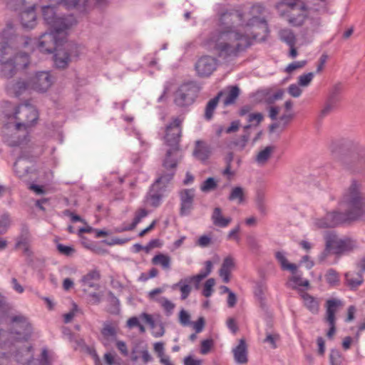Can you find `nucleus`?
Here are the masks:
<instances>
[{"mask_svg": "<svg viewBox=\"0 0 365 365\" xmlns=\"http://www.w3.org/2000/svg\"><path fill=\"white\" fill-rule=\"evenodd\" d=\"M102 335L108 339V337H113L115 338L116 336V330L114 327L112 326L107 324L104 326V327L101 330Z\"/></svg>", "mask_w": 365, "mask_h": 365, "instance_id": "55", "label": "nucleus"}, {"mask_svg": "<svg viewBox=\"0 0 365 365\" xmlns=\"http://www.w3.org/2000/svg\"><path fill=\"white\" fill-rule=\"evenodd\" d=\"M8 122L4 125L6 128H9L11 124H14L15 129L17 130H27L28 128L32 126V123H17L18 115H5Z\"/></svg>", "mask_w": 365, "mask_h": 365, "instance_id": "35", "label": "nucleus"}, {"mask_svg": "<svg viewBox=\"0 0 365 365\" xmlns=\"http://www.w3.org/2000/svg\"><path fill=\"white\" fill-rule=\"evenodd\" d=\"M31 80L19 79L16 81H12L7 83L6 91L10 94H14L16 97L24 93L26 91L31 90Z\"/></svg>", "mask_w": 365, "mask_h": 365, "instance_id": "18", "label": "nucleus"}, {"mask_svg": "<svg viewBox=\"0 0 365 365\" xmlns=\"http://www.w3.org/2000/svg\"><path fill=\"white\" fill-rule=\"evenodd\" d=\"M325 279L327 282L331 287H336L339 284V273L332 268H330L327 271V273L325 274Z\"/></svg>", "mask_w": 365, "mask_h": 365, "instance_id": "39", "label": "nucleus"}, {"mask_svg": "<svg viewBox=\"0 0 365 365\" xmlns=\"http://www.w3.org/2000/svg\"><path fill=\"white\" fill-rule=\"evenodd\" d=\"M49 358H48V353L46 348H43L42 349L41 359L39 360V365H49Z\"/></svg>", "mask_w": 365, "mask_h": 365, "instance_id": "64", "label": "nucleus"}, {"mask_svg": "<svg viewBox=\"0 0 365 365\" xmlns=\"http://www.w3.org/2000/svg\"><path fill=\"white\" fill-rule=\"evenodd\" d=\"M314 78V73L309 72L303 75H301L298 78V83L301 86H307Z\"/></svg>", "mask_w": 365, "mask_h": 365, "instance_id": "50", "label": "nucleus"}, {"mask_svg": "<svg viewBox=\"0 0 365 365\" xmlns=\"http://www.w3.org/2000/svg\"><path fill=\"white\" fill-rule=\"evenodd\" d=\"M249 118L247 121L249 122L248 125L244 126L245 131H247L249 128L252 126H257L261 121H262L264 118V115H248Z\"/></svg>", "mask_w": 365, "mask_h": 365, "instance_id": "47", "label": "nucleus"}, {"mask_svg": "<svg viewBox=\"0 0 365 365\" xmlns=\"http://www.w3.org/2000/svg\"><path fill=\"white\" fill-rule=\"evenodd\" d=\"M275 258L279 262L283 270H289L292 274L296 273L297 269V265L295 264L288 262L282 252H277L275 253Z\"/></svg>", "mask_w": 365, "mask_h": 365, "instance_id": "32", "label": "nucleus"}, {"mask_svg": "<svg viewBox=\"0 0 365 365\" xmlns=\"http://www.w3.org/2000/svg\"><path fill=\"white\" fill-rule=\"evenodd\" d=\"M10 225V217L8 213L0 215V235L4 234Z\"/></svg>", "mask_w": 365, "mask_h": 365, "instance_id": "45", "label": "nucleus"}, {"mask_svg": "<svg viewBox=\"0 0 365 365\" xmlns=\"http://www.w3.org/2000/svg\"><path fill=\"white\" fill-rule=\"evenodd\" d=\"M57 250L61 254L67 257L71 256L74 252L75 250L71 246L64 245L63 244L57 245Z\"/></svg>", "mask_w": 365, "mask_h": 365, "instance_id": "53", "label": "nucleus"}, {"mask_svg": "<svg viewBox=\"0 0 365 365\" xmlns=\"http://www.w3.org/2000/svg\"><path fill=\"white\" fill-rule=\"evenodd\" d=\"M230 201H234L238 200L239 202H242L244 200V190L241 187H235L232 189L230 195L228 196Z\"/></svg>", "mask_w": 365, "mask_h": 365, "instance_id": "43", "label": "nucleus"}, {"mask_svg": "<svg viewBox=\"0 0 365 365\" xmlns=\"http://www.w3.org/2000/svg\"><path fill=\"white\" fill-rule=\"evenodd\" d=\"M160 302L161 304V306L163 307L164 310L166 312V314L168 315L171 314L173 310L175 308V304H173L172 302H170L165 297L161 298Z\"/></svg>", "mask_w": 365, "mask_h": 365, "instance_id": "52", "label": "nucleus"}, {"mask_svg": "<svg viewBox=\"0 0 365 365\" xmlns=\"http://www.w3.org/2000/svg\"><path fill=\"white\" fill-rule=\"evenodd\" d=\"M240 230V225H238L237 226H236L235 228H233L232 230H231L227 236V240H235L237 242H239L240 240V238L238 235V233Z\"/></svg>", "mask_w": 365, "mask_h": 365, "instance_id": "62", "label": "nucleus"}, {"mask_svg": "<svg viewBox=\"0 0 365 365\" xmlns=\"http://www.w3.org/2000/svg\"><path fill=\"white\" fill-rule=\"evenodd\" d=\"M256 205L258 210L262 215H265L267 212L266 205L264 202V197L262 193L258 192L256 198Z\"/></svg>", "mask_w": 365, "mask_h": 365, "instance_id": "51", "label": "nucleus"}, {"mask_svg": "<svg viewBox=\"0 0 365 365\" xmlns=\"http://www.w3.org/2000/svg\"><path fill=\"white\" fill-rule=\"evenodd\" d=\"M190 314L184 309H182L180 312V314H179V320H180V322L183 325V326H186V325H188L190 324Z\"/></svg>", "mask_w": 365, "mask_h": 365, "instance_id": "63", "label": "nucleus"}, {"mask_svg": "<svg viewBox=\"0 0 365 365\" xmlns=\"http://www.w3.org/2000/svg\"><path fill=\"white\" fill-rule=\"evenodd\" d=\"M222 91L224 93L223 104L225 106L234 104L240 93V89L237 86H229L227 90Z\"/></svg>", "mask_w": 365, "mask_h": 365, "instance_id": "25", "label": "nucleus"}, {"mask_svg": "<svg viewBox=\"0 0 365 365\" xmlns=\"http://www.w3.org/2000/svg\"><path fill=\"white\" fill-rule=\"evenodd\" d=\"M279 339V335L278 334H270L267 333L266 338L264 339V343H269L271 347L273 349L277 348L276 341Z\"/></svg>", "mask_w": 365, "mask_h": 365, "instance_id": "56", "label": "nucleus"}, {"mask_svg": "<svg viewBox=\"0 0 365 365\" xmlns=\"http://www.w3.org/2000/svg\"><path fill=\"white\" fill-rule=\"evenodd\" d=\"M30 236L29 227L28 225L26 223H22L21 225L20 235L17 237L16 247L29 245Z\"/></svg>", "mask_w": 365, "mask_h": 365, "instance_id": "29", "label": "nucleus"}, {"mask_svg": "<svg viewBox=\"0 0 365 365\" xmlns=\"http://www.w3.org/2000/svg\"><path fill=\"white\" fill-rule=\"evenodd\" d=\"M152 263L155 265H161L165 269H169L170 268L171 259L167 255L159 253L153 257Z\"/></svg>", "mask_w": 365, "mask_h": 365, "instance_id": "34", "label": "nucleus"}, {"mask_svg": "<svg viewBox=\"0 0 365 365\" xmlns=\"http://www.w3.org/2000/svg\"><path fill=\"white\" fill-rule=\"evenodd\" d=\"M3 114H19L26 113L27 114H36L38 111L31 101H26L18 106H14L8 101H3L0 103Z\"/></svg>", "mask_w": 365, "mask_h": 365, "instance_id": "11", "label": "nucleus"}, {"mask_svg": "<svg viewBox=\"0 0 365 365\" xmlns=\"http://www.w3.org/2000/svg\"><path fill=\"white\" fill-rule=\"evenodd\" d=\"M344 202L347 205L346 212L332 211L324 217L317 220L316 225L319 228H329L339 226L343 223L358 220L365 213V198L359 190L358 185L354 181L348 192L343 197Z\"/></svg>", "mask_w": 365, "mask_h": 365, "instance_id": "2", "label": "nucleus"}, {"mask_svg": "<svg viewBox=\"0 0 365 365\" xmlns=\"http://www.w3.org/2000/svg\"><path fill=\"white\" fill-rule=\"evenodd\" d=\"M331 365H340L341 363V355L337 349H331L329 354Z\"/></svg>", "mask_w": 365, "mask_h": 365, "instance_id": "48", "label": "nucleus"}, {"mask_svg": "<svg viewBox=\"0 0 365 365\" xmlns=\"http://www.w3.org/2000/svg\"><path fill=\"white\" fill-rule=\"evenodd\" d=\"M341 305L339 299H331L326 302V322L329 325V329L327 333L328 338L331 339L336 332V317L335 314L339 307Z\"/></svg>", "mask_w": 365, "mask_h": 365, "instance_id": "12", "label": "nucleus"}, {"mask_svg": "<svg viewBox=\"0 0 365 365\" xmlns=\"http://www.w3.org/2000/svg\"><path fill=\"white\" fill-rule=\"evenodd\" d=\"M233 354L237 363L245 364L247 362V344L244 339L240 340L239 344L233 349Z\"/></svg>", "mask_w": 365, "mask_h": 365, "instance_id": "24", "label": "nucleus"}, {"mask_svg": "<svg viewBox=\"0 0 365 365\" xmlns=\"http://www.w3.org/2000/svg\"><path fill=\"white\" fill-rule=\"evenodd\" d=\"M9 331L0 329V347L9 348L14 345V342L26 341L32 332L31 325L28 319L18 314L11 317Z\"/></svg>", "mask_w": 365, "mask_h": 365, "instance_id": "4", "label": "nucleus"}, {"mask_svg": "<svg viewBox=\"0 0 365 365\" xmlns=\"http://www.w3.org/2000/svg\"><path fill=\"white\" fill-rule=\"evenodd\" d=\"M217 14L219 16V21L221 25L232 24L233 22L230 19L232 16H236L240 21L242 19L243 14L242 12L233 9L228 10L219 6L217 9Z\"/></svg>", "mask_w": 365, "mask_h": 365, "instance_id": "23", "label": "nucleus"}, {"mask_svg": "<svg viewBox=\"0 0 365 365\" xmlns=\"http://www.w3.org/2000/svg\"><path fill=\"white\" fill-rule=\"evenodd\" d=\"M31 346L24 345L21 347L16 348L15 351L11 352V354L14 355L15 360L18 363L31 365V359H33V356L31 354Z\"/></svg>", "mask_w": 365, "mask_h": 365, "instance_id": "22", "label": "nucleus"}, {"mask_svg": "<svg viewBox=\"0 0 365 365\" xmlns=\"http://www.w3.org/2000/svg\"><path fill=\"white\" fill-rule=\"evenodd\" d=\"M194 189H184L180 192V215L181 216H187L190 214L191 211L193 210L194 207Z\"/></svg>", "mask_w": 365, "mask_h": 365, "instance_id": "15", "label": "nucleus"}, {"mask_svg": "<svg viewBox=\"0 0 365 365\" xmlns=\"http://www.w3.org/2000/svg\"><path fill=\"white\" fill-rule=\"evenodd\" d=\"M215 284V280L214 278H210L205 282L202 289L203 296L205 297H210L212 295Z\"/></svg>", "mask_w": 365, "mask_h": 365, "instance_id": "46", "label": "nucleus"}, {"mask_svg": "<svg viewBox=\"0 0 365 365\" xmlns=\"http://www.w3.org/2000/svg\"><path fill=\"white\" fill-rule=\"evenodd\" d=\"M307 62L305 60L300 61H294V62L289 63L287 66L285 71L287 73H292L297 69L302 68L304 67L305 65L307 64Z\"/></svg>", "mask_w": 365, "mask_h": 365, "instance_id": "54", "label": "nucleus"}, {"mask_svg": "<svg viewBox=\"0 0 365 365\" xmlns=\"http://www.w3.org/2000/svg\"><path fill=\"white\" fill-rule=\"evenodd\" d=\"M65 42L66 36L63 32L57 33L55 30H51L40 36L38 48L41 53H52Z\"/></svg>", "mask_w": 365, "mask_h": 365, "instance_id": "8", "label": "nucleus"}, {"mask_svg": "<svg viewBox=\"0 0 365 365\" xmlns=\"http://www.w3.org/2000/svg\"><path fill=\"white\" fill-rule=\"evenodd\" d=\"M11 47L7 43H0V62L5 61V56L10 53Z\"/></svg>", "mask_w": 365, "mask_h": 365, "instance_id": "58", "label": "nucleus"}, {"mask_svg": "<svg viewBox=\"0 0 365 365\" xmlns=\"http://www.w3.org/2000/svg\"><path fill=\"white\" fill-rule=\"evenodd\" d=\"M211 220L212 223L220 227H226L232 221L231 217H224L222 215V210L220 207H215L213 210Z\"/></svg>", "mask_w": 365, "mask_h": 365, "instance_id": "26", "label": "nucleus"}, {"mask_svg": "<svg viewBox=\"0 0 365 365\" xmlns=\"http://www.w3.org/2000/svg\"><path fill=\"white\" fill-rule=\"evenodd\" d=\"M42 14L45 22L48 24L51 30L56 32H64L74 23L73 16H58L56 15L55 8L51 6H45L42 8Z\"/></svg>", "mask_w": 365, "mask_h": 365, "instance_id": "7", "label": "nucleus"}, {"mask_svg": "<svg viewBox=\"0 0 365 365\" xmlns=\"http://www.w3.org/2000/svg\"><path fill=\"white\" fill-rule=\"evenodd\" d=\"M223 93H224L222 91H220L215 98L207 102L205 110V114H212L217 106L220 98L223 97Z\"/></svg>", "mask_w": 365, "mask_h": 365, "instance_id": "42", "label": "nucleus"}, {"mask_svg": "<svg viewBox=\"0 0 365 365\" xmlns=\"http://www.w3.org/2000/svg\"><path fill=\"white\" fill-rule=\"evenodd\" d=\"M284 4L289 7L288 22L294 26L303 24L305 19V6L299 0H284Z\"/></svg>", "mask_w": 365, "mask_h": 365, "instance_id": "10", "label": "nucleus"}, {"mask_svg": "<svg viewBox=\"0 0 365 365\" xmlns=\"http://www.w3.org/2000/svg\"><path fill=\"white\" fill-rule=\"evenodd\" d=\"M355 275V277H353L349 273L345 274L346 283L352 290L356 289L357 287L364 282V278L361 272H357Z\"/></svg>", "mask_w": 365, "mask_h": 365, "instance_id": "31", "label": "nucleus"}, {"mask_svg": "<svg viewBox=\"0 0 365 365\" xmlns=\"http://www.w3.org/2000/svg\"><path fill=\"white\" fill-rule=\"evenodd\" d=\"M264 102L269 106V114H279L280 108L279 106H273V103L278 100L283 98L284 91L283 89H278L274 93H272L270 89L266 88L257 92Z\"/></svg>", "mask_w": 365, "mask_h": 365, "instance_id": "14", "label": "nucleus"}, {"mask_svg": "<svg viewBox=\"0 0 365 365\" xmlns=\"http://www.w3.org/2000/svg\"><path fill=\"white\" fill-rule=\"evenodd\" d=\"M10 59L17 70L26 68L29 63V55L26 53H18Z\"/></svg>", "mask_w": 365, "mask_h": 365, "instance_id": "30", "label": "nucleus"}, {"mask_svg": "<svg viewBox=\"0 0 365 365\" xmlns=\"http://www.w3.org/2000/svg\"><path fill=\"white\" fill-rule=\"evenodd\" d=\"M78 48L76 43L68 41L58 48L53 56L56 67L60 69L66 68L71 61V57L78 56Z\"/></svg>", "mask_w": 365, "mask_h": 365, "instance_id": "9", "label": "nucleus"}, {"mask_svg": "<svg viewBox=\"0 0 365 365\" xmlns=\"http://www.w3.org/2000/svg\"><path fill=\"white\" fill-rule=\"evenodd\" d=\"M205 269L200 270V272H199V274L203 277V279L207 277L210 274L213 267V264L210 260L206 261L205 262Z\"/></svg>", "mask_w": 365, "mask_h": 365, "instance_id": "61", "label": "nucleus"}, {"mask_svg": "<svg viewBox=\"0 0 365 365\" xmlns=\"http://www.w3.org/2000/svg\"><path fill=\"white\" fill-rule=\"evenodd\" d=\"M261 25L264 31L268 30L267 24L264 19H261L257 16H254L251 19L249 20L247 25V26H255V25Z\"/></svg>", "mask_w": 365, "mask_h": 365, "instance_id": "49", "label": "nucleus"}, {"mask_svg": "<svg viewBox=\"0 0 365 365\" xmlns=\"http://www.w3.org/2000/svg\"><path fill=\"white\" fill-rule=\"evenodd\" d=\"M182 122V120L175 118L165 128V142L170 148L163 160L162 168L157 172V178L145 195L147 203L153 207H159L163 198L169 192V184L173 180L182 158L180 150Z\"/></svg>", "mask_w": 365, "mask_h": 365, "instance_id": "1", "label": "nucleus"}, {"mask_svg": "<svg viewBox=\"0 0 365 365\" xmlns=\"http://www.w3.org/2000/svg\"><path fill=\"white\" fill-rule=\"evenodd\" d=\"M279 36L282 41L286 43L289 46H295L296 37L291 29H284L279 31Z\"/></svg>", "mask_w": 365, "mask_h": 365, "instance_id": "33", "label": "nucleus"}, {"mask_svg": "<svg viewBox=\"0 0 365 365\" xmlns=\"http://www.w3.org/2000/svg\"><path fill=\"white\" fill-rule=\"evenodd\" d=\"M325 241L326 247L323 252L324 256L331 251L336 255H341L353 251L357 246L356 241L351 237L339 239L334 231H329L326 234Z\"/></svg>", "mask_w": 365, "mask_h": 365, "instance_id": "5", "label": "nucleus"}, {"mask_svg": "<svg viewBox=\"0 0 365 365\" xmlns=\"http://www.w3.org/2000/svg\"><path fill=\"white\" fill-rule=\"evenodd\" d=\"M212 345H213V341L211 339H207L202 341L201 349H200L201 354H207L210 351Z\"/></svg>", "mask_w": 365, "mask_h": 365, "instance_id": "60", "label": "nucleus"}, {"mask_svg": "<svg viewBox=\"0 0 365 365\" xmlns=\"http://www.w3.org/2000/svg\"><path fill=\"white\" fill-rule=\"evenodd\" d=\"M273 120L269 125L270 133H281L292 120L293 115H269Z\"/></svg>", "mask_w": 365, "mask_h": 365, "instance_id": "20", "label": "nucleus"}, {"mask_svg": "<svg viewBox=\"0 0 365 365\" xmlns=\"http://www.w3.org/2000/svg\"><path fill=\"white\" fill-rule=\"evenodd\" d=\"M211 153V147L206 142L201 140L195 141L192 154L196 159L205 163L210 158Z\"/></svg>", "mask_w": 365, "mask_h": 365, "instance_id": "19", "label": "nucleus"}, {"mask_svg": "<svg viewBox=\"0 0 365 365\" xmlns=\"http://www.w3.org/2000/svg\"><path fill=\"white\" fill-rule=\"evenodd\" d=\"M288 93L290 96L294 98L300 96L302 93V89L299 88V85L291 84L287 88Z\"/></svg>", "mask_w": 365, "mask_h": 365, "instance_id": "59", "label": "nucleus"}, {"mask_svg": "<svg viewBox=\"0 0 365 365\" xmlns=\"http://www.w3.org/2000/svg\"><path fill=\"white\" fill-rule=\"evenodd\" d=\"M36 4H32L23 11L20 15L21 23L24 28L33 29L36 25Z\"/></svg>", "mask_w": 365, "mask_h": 365, "instance_id": "21", "label": "nucleus"}, {"mask_svg": "<svg viewBox=\"0 0 365 365\" xmlns=\"http://www.w3.org/2000/svg\"><path fill=\"white\" fill-rule=\"evenodd\" d=\"M274 150V146H267L261 150L256 156V161L259 164H264L270 158L272 153Z\"/></svg>", "mask_w": 365, "mask_h": 365, "instance_id": "38", "label": "nucleus"}, {"mask_svg": "<svg viewBox=\"0 0 365 365\" xmlns=\"http://www.w3.org/2000/svg\"><path fill=\"white\" fill-rule=\"evenodd\" d=\"M338 101L328 97L322 109V114H327L338 111Z\"/></svg>", "mask_w": 365, "mask_h": 365, "instance_id": "40", "label": "nucleus"}, {"mask_svg": "<svg viewBox=\"0 0 365 365\" xmlns=\"http://www.w3.org/2000/svg\"><path fill=\"white\" fill-rule=\"evenodd\" d=\"M187 283V282H185V279H182L173 286V289L179 287L181 292L180 298L182 300L187 299L192 290L191 287Z\"/></svg>", "mask_w": 365, "mask_h": 365, "instance_id": "37", "label": "nucleus"}, {"mask_svg": "<svg viewBox=\"0 0 365 365\" xmlns=\"http://www.w3.org/2000/svg\"><path fill=\"white\" fill-rule=\"evenodd\" d=\"M108 311L112 314H118L120 312V301L112 292L108 293Z\"/></svg>", "mask_w": 365, "mask_h": 365, "instance_id": "36", "label": "nucleus"}, {"mask_svg": "<svg viewBox=\"0 0 365 365\" xmlns=\"http://www.w3.org/2000/svg\"><path fill=\"white\" fill-rule=\"evenodd\" d=\"M148 215V212L145 208L138 209L135 212V217L132 223L130 224L131 228L135 229L136 226L141 222L142 219Z\"/></svg>", "mask_w": 365, "mask_h": 365, "instance_id": "44", "label": "nucleus"}, {"mask_svg": "<svg viewBox=\"0 0 365 365\" xmlns=\"http://www.w3.org/2000/svg\"><path fill=\"white\" fill-rule=\"evenodd\" d=\"M210 41L214 43L218 56L224 58L238 56L252 44L249 36L235 30L232 25L212 33Z\"/></svg>", "mask_w": 365, "mask_h": 365, "instance_id": "3", "label": "nucleus"}, {"mask_svg": "<svg viewBox=\"0 0 365 365\" xmlns=\"http://www.w3.org/2000/svg\"><path fill=\"white\" fill-rule=\"evenodd\" d=\"M342 89V85L341 83L336 84L331 89L329 98L339 101V94Z\"/></svg>", "mask_w": 365, "mask_h": 365, "instance_id": "57", "label": "nucleus"}, {"mask_svg": "<svg viewBox=\"0 0 365 365\" xmlns=\"http://www.w3.org/2000/svg\"><path fill=\"white\" fill-rule=\"evenodd\" d=\"M217 187V180L212 178L210 177L207 178L200 185V190L203 192H209L215 190Z\"/></svg>", "mask_w": 365, "mask_h": 365, "instance_id": "41", "label": "nucleus"}, {"mask_svg": "<svg viewBox=\"0 0 365 365\" xmlns=\"http://www.w3.org/2000/svg\"><path fill=\"white\" fill-rule=\"evenodd\" d=\"M1 66V70H0V75L1 77L5 78H12L18 71L11 61L10 58L3 61V62H0Z\"/></svg>", "mask_w": 365, "mask_h": 365, "instance_id": "28", "label": "nucleus"}, {"mask_svg": "<svg viewBox=\"0 0 365 365\" xmlns=\"http://www.w3.org/2000/svg\"><path fill=\"white\" fill-rule=\"evenodd\" d=\"M101 273L97 269H92L86 274L83 275L81 279L83 291H87L88 289H93L98 290L100 289L99 281L101 279Z\"/></svg>", "mask_w": 365, "mask_h": 365, "instance_id": "17", "label": "nucleus"}, {"mask_svg": "<svg viewBox=\"0 0 365 365\" xmlns=\"http://www.w3.org/2000/svg\"><path fill=\"white\" fill-rule=\"evenodd\" d=\"M200 90V86L193 81L181 84L174 93V103L180 108L190 106L197 98Z\"/></svg>", "mask_w": 365, "mask_h": 365, "instance_id": "6", "label": "nucleus"}, {"mask_svg": "<svg viewBox=\"0 0 365 365\" xmlns=\"http://www.w3.org/2000/svg\"><path fill=\"white\" fill-rule=\"evenodd\" d=\"M304 305L312 314H317L319 309V302L317 299L307 292L301 294Z\"/></svg>", "mask_w": 365, "mask_h": 365, "instance_id": "27", "label": "nucleus"}, {"mask_svg": "<svg viewBox=\"0 0 365 365\" xmlns=\"http://www.w3.org/2000/svg\"><path fill=\"white\" fill-rule=\"evenodd\" d=\"M31 88L38 92H46L53 83V78L46 71L37 72L31 79Z\"/></svg>", "mask_w": 365, "mask_h": 365, "instance_id": "13", "label": "nucleus"}, {"mask_svg": "<svg viewBox=\"0 0 365 365\" xmlns=\"http://www.w3.org/2000/svg\"><path fill=\"white\" fill-rule=\"evenodd\" d=\"M217 66L216 59L209 56L200 58L195 64V69L200 76H209Z\"/></svg>", "mask_w": 365, "mask_h": 365, "instance_id": "16", "label": "nucleus"}]
</instances>
